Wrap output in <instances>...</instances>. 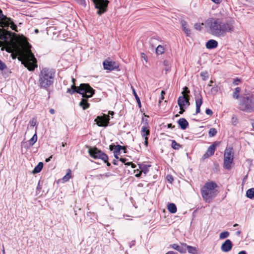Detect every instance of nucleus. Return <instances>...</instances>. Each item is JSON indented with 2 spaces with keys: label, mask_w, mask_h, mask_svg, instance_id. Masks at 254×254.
I'll use <instances>...</instances> for the list:
<instances>
[{
  "label": "nucleus",
  "mask_w": 254,
  "mask_h": 254,
  "mask_svg": "<svg viewBox=\"0 0 254 254\" xmlns=\"http://www.w3.org/2000/svg\"><path fill=\"white\" fill-rule=\"evenodd\" d=\"M209 33L218 37H224L228 33L235 32V21L233 19H224L223 18H209L205 21Z\"/></svg>",
  "instance_id": "obj_1"
},
{
  "label": "nucleus",
  "mask_w": 254,
  "mask_h": 254,
  "mask_svg": "<svg viewBox=\"0 0 254 254\" xmlns=\"http://www.w3.org/2000/svg\"><path fill=\"white\" fill-rule=\"evenodd\" d=\"M74 78L72 79L73 82L70 88H68L67 93L73 94L74 93H78L82 96V99L79 103V105L82 107L83 110L89 108L90 104L87 102L88 99L91 97L94 94V90L88 84L82 83L79 86L75 85Z\"/></svg>",
  "instance_id": "obj_2"
},
{
  "label": "nucleus",
  "mask_w": 254,
  "mask_h": 254,
  "mask_svg": "<svg viewBox=\"0 0 254 254\" xmlns=\"http://www.w3.org/2000/svg\"><path fill=\"white\" fill-rule=\"evenodd\" d=\"M31 46L28 43L27 47L23 48L19 53L18 60L29 71H33L37 67V60L32 53Z\"/></svg>",
  "instance_id": "obj_3"
},
{
  "label": "nucleus",
  "mask_w": 254,
  "mask_h": 254,
  "mask_svg": "<svg viewBox=\"0 0 254 254\" xmlns=\"http://www.w3.org/2000/svg\"><path fill=\"white\" fill-rule=\"evenodd\" d=\"M55 76V70L49 68H43L39 73L38 83L41 88L46 90L50 98V87L53 85Z\"/></svg>",
  "instance_id": "obj_4"
},
{
  "label": "nucleus",
  "mask_w": 254,
  "mask_h": 254,
  "mask_svg": "<svg viewBox=\"0 0 254 254\" xmlns=\"http://www.w3.org/2000/svg\"><path fill=\"white\" fill-rule=\"evenodd\" d=\"M217 184L213 182H207L201 189L202 198L206 202H210L217 195V190L215 189Z\"/></svg>",
  "instance_id": "obj_5"
},
{
  "label": "nucleus",
  "mask_w": 254,
  "mask_h": 254,
  "mask_svg": "<svg viewBox=\"0 0 254 254\" xmlns=\"http://www.w3.org/2000/svg\"><path fill=\"white\" fill-rule=\"evenodd\" d=\"M239 108L240 110L251 112L254 110V98L253 95L244 96L240 100Z\"/></svg>",
  "instance_id": "obj_6"
},
{
  "label": "nucleus",
  "mask_w": 254,
  "mask_h": 254,
  "mask_svg": "<svg viewBox=\"0 0 254 254\" xmlns=\"http://www.w3.org/2000/svg\"><path fill=\"white\" fill-rule=\"evenodd\" d=\"M234 152L232 147H227L224 151L223 167L227 170L231 169L233 162Z\"/></svg>",
  "instance_id": "obj_7"
},
{
  "label": "nucleus",
  "mask_w": 254,
  "mask_h": 254,
  "mask_svg": "<svg viewBox=\"0 0 254 254\" xmlns=\"http://www.w3.org/2000/svg\"><path fill=\"white\" fill-rule=\"evenodd\" d=\"M90 155L94 159H100L104 162H107L108 156L96 147L90 148L88 150Z\"/></svg>",
  "instance_id": "obj_8"
},
{
  "label": "nucleus",
  "mask_w": 254,
  "mask_h": 254,
  "mask_svg": "<svg viewBox=\"0 0 254 254\" xmlns=\"http://www.w3.org/2000/svg\"><path fill=\"white\" fill-rule=\"evenodd\" d=\"M96 8L98 9L97 13L101 15L105 13L107 9L109 1L108 0H92Z\"/></svg>",
  "instance_id": "obj_9"
},
{
  "label": "nucleus",
  "mask_w": 254,
  "mask_h": 254,
  "mask_svg": "<svg viewBox=\"0 0 254 254\" xmlns=\"http://www.w3.org/2000/svg\"><path fill=\"white\" fill-rule=\"evenodd\" d=\"M182 96H180L178 99V104L180 109L182 108H187L190 105V97L188 95L187 96L184 95V92H182Z\"/></svg>",
  "instance_id": "obj_10"
},
{
  "label": "nucleus",
  "mask_w": 254,
  "mask_h": 254,
  "mask_svg": "<svg viewBox=\"0 0 254 254\" xmlns=\"http://www.w3.org/2000/svg\"><path fill=\"white\" fill-rule=\"evenodd\" d=\"M109 115L104 114L102 116H98L95 120L97 125L99 127H107L109 123Z\"/></svg>",
  "instance_id": "obj_11"
},
{
  "label": "nucleus",
  "mask_w": 254,
  "mask_h": 254,
  "mask_svg": "<svg viewBox=\"0 0 254 254\" xmlns=\"http://www.w3.org/2000/svg\"><path fill=\"white\" fill-rule=\"evenodd\" d=\"M103 66L105 69L110 71L118 69L119 67L118 64L116 62L108 60H105L103 62Z\"/></svg>",
  "instance_id": "obj_12"
},
{
  "label": "nucleus",
  "mask_w": 254,
  "mask_h": 254,
  "mask_svg": "<svg viewBox=\"0 0 254 254\" xmlns=\"http://www.w3.org/2000/svg\"><path fill=\"white\" fill-rule=\"evenodd\" d=\"M195 101L196 105V113L195 114H197L200 112V107L202 104V97L200 93L195 96Z\"/></svg>",
  "instance_id": "obj_13"
},
{
  "label": "nucleus",
  "mask_w": 254,
  "mask_h": 254,
  "mask_svg": "<svg viewBox=\"0 0 254 254\" xmlns=\"http://www.w3.org/2000/svg\"><path fill=\"white\" fill-rule=\"evenodd\" d=\"M185 243H181L180 245L177 244H173L170 245V247L178 251L181 254H185L187 252V250L184 245Z\"/></svg>",
  "instance_id": "obj_14"
},
{
  "label": "nucleus",
  "mask_w": 254,
  "mask_h": 254,
  "mask_svg": "<svg viewBox=\"0 0 254 254\" xmlns=\"http://www.w3.org/2000/svg\"><path fill=\"white\" fill-rule=\"evenodd\" d=\"M233 244L232 242L228 239L222 244L221 249L224 252H228L231 250Z\"/></svg>",
  "instance_id": "obj_15"
},
{
  "label": "nucleus",
  "mask_w": 254,
  "mask_h": 254,
  "mask_svg": "<svg viewBox=\"0 0 254 254\" xmlns=\"http://www.w3.org/2000/svg\"><path fill=\"white\" fill-rule=\"evenodd\" d=\"M9 25L10 26V28L13 30L17 31L16 30L17 26L14 24V23L12 21H11L10 18V20L9 19H6V20L3 22L2 24L1 25V26L3 27H8Z\"/></svg>",
  "instance_id": "obj_16"
},
{
  "label": "nucleus",
  "mask_w": 254,
  "mask_h": 254,
  "mask_svg": "<svg viewBox=\"0 0 254 254\" xmlns=\"http://www.w3.org/2000/svg\"><path fill=\"white\" fill-rule=\"evenodd\" d=\"M220 144V142L219 141H215L214 142L212 145L209 146L207 149L206 152L209 154V155H213L215 152L216 147L219 145Z\"/></svg>",
  "instance_id": "obj_17"
},
{
  "label": "nucleus",
  "mask_w": 254,
  "mask_h": 254,
  "mask_svg": "<svg viewBox=\"0 0 254 254\" xmlns=\"http://www.w3.org/2000/svg\"><path fill=\"white\" fill-rule=\"evenodd\" d=\"M218 43L216 40L211 39L206 42L205 46L208 49H212L216 48L218 46Z\"/></svg>",
  "instance_id": "obj_18"
},
{
  "label": "nucleus",
  "mask_w": 254,
  "mask_h": 254,
  "mask_svg": "<svg viewBox=\"0 0 254 254\" xmlns=\"http://www.w3.org/2000/svg\"><path fill=\"white\" fill-rule=\"evenodd\" d=\"M141 134L142 137L144 138L148 137V136L149 135L150 130L148 128L147 125L143 126L141 127Z\"/></svg>",
  "instance_id": "obj_19"
},
{
  "label": "nucleus",
  "mask_w": 254,
  "mask_h": 254,
  "mask_svg": "<svg viewBox=\"0 0 254 254\" xmlns=\"http://www.w3.org/2000/svg\"><path fill=\"white\" fill-rule=\"evenodd\" d=\"M178 123L182 129H185L187 128L189 123L185 118H181L178 121Z\"/></svg>",
  "instance_id": "obj_20"
},
{
  "label": "nucleus",
  "mask_w": 254,
  "mask_h": 254,
  "mask_svg": "<svg viewBox=\"0 0 254 254\" xmlns=\"http://www.w3.org/2000/svg\"><path fill=\"white\" fill-rule=\"evenodd\" d=\"M181 25H182L183 30L186 33L187 36H190L191 34V31H190V29L188 27L187 22L184 20H182L181 21Z\"/></svg>",
  "instance_id": "obj_21"
},
{
  "label": "nucleus",
  "mask_w": 254,
  "mask_h": 254,
  "mask_svg": "<svg viewBox=\"0 0 254 254\" xmlns=\"http://www.w3.org/2000/svg\"><path fill=\"white\" fill-rule=\"evenodd\" d=\"M186 249L188 250L189 253L191 254H197V249L196 247L188 245L187 244L184 245Z\"/></svg>",
  "instance_id": "obj_22"
},
{
  "label": "nucleus",
  "mask_w": 254,
  "mask_h": 254,
  "mask_svg": "<svg viewBox=\"0 0 254 254\" xmlns=\"http://www.w3.org/2000/svg\"><path fill=\"white\" fill-rule=\"evenodd\" d=\"M7 40V34L1 33V29L0 31V47H2L4 45V42Z\"/></svg>",
  "instance_id": "obj_23"
},
{
  "label": "nucleus",
  "mask_w": 254,
  "mask_h": 254,
  "mask_svg": "<svg viewBox=\"0 0 254 254\" xmlns=\"http://www.w3.org/2000/svg\"><path fill=\"white\" fill-rule=\"evenodd\" d=\"M150 165L141 164L139 165V168L142 173H143L145 175L149 171V167Z\"/></svg>",
  "instance_id": "obj_24"
},
{
  "label": "nucleus",
  "mask_w": 254,
  "mask_h": 254,
  "mask_svg": "<svg viewBox=\"0 0 254 254\" xmlns=\"http://www.w3.org/2000/svg\"><path fill=\"white\" fill-rule=\"evenodd\" d=\"M43 167V163L42 162H39L38 165L35 167L32 173L33 174H36L39 173Z\"/></svg>",
  "instance_id": "obj_25"
},
{
  "label": "nucleus",
  "mask_w": 254,
  "mask_h": 254,
  "mask_svg": "<svg viewBox=\"0 0 254 254\" xmlns=\"http://www.w3.org/2000/svg\"><path fill=\"white\" fill-rule=\"evenodd\" d=\"M116 147V145L112 144L110 145V149L111 150H113V153H114L115 157L116 158V159H119L118 155L120 154V151H117L116 150V147Z\"/></svg>",
  "instance_id": "obj_26"
},
{
  "label": "nucleus",
  "mask_w": 254,
  "mask_h": 254,
  "mask_svg": "<svg viewBox=\"0 0 254 254\" xmlns=\"http://www.w3.org/2000/svg\"><path fill=\"white\" fill-rule=\"evenodd\" d=\"M168 209L170 213H175L177 211V207L174 203H171L168 205Z\"/></svg>",
  "instance_id": "obj_27"
},
{
  "label": "nucleus",
  "mask_w": 254,
  "mask_h": 254,
  "mask_svg": "<svg viewBox=\"0 0 254 254\" xmlns=\"http://www.w3.org/2000/svg\"><path fill=\"white\" fill-rule=\"evenodd\" d=\"M246 196L250 199H254V188L249 189L246 192Z\"/></svg>",
  "instance_id": "obj_28"
},
{
  "label": "nucleus",
  "mask_w": 254,
  "mask_h": 254,
  "mask_svg": "<svg viewBox=\"0 0 254 254\" xmlns=\"http://www.w3.org/2000/svg\"><path fill=\"white\" fill-rule=\"evenodd\" d=\"M241 90V88L237 87L235 89L234 92L233 94V98L236 99H238L239 98V94Z\"/></svg>",
  "instance_id": "obj_29"
},
{
  "label": "nucleus",
  "mask_w": 254,
  "mask_h": 254,
  "mask_svg": "<svg viewBox=\"0 0 254 254\" xmlns=\"http://www.w3.org/2000/svg\"><path fill=\"white\" fill-rule=\"evenodd\" d=\"M6 19L10 20V18L7 17L5 15H3L2 10L0 9V25H1L2 22L6 20Z\"/></svg>",
  "instance_id": "obj_30"
},
{
  "label": "nucleus",
  "mask_w": 254,
  "mask_h": 254,
  "mask_svg": "<svg viewBox=\"0 0 254 254\" xmlns=\"http://www.w3.org/2000/svg\"><path fill=\"white\" fill-rule=\"evenodd\" d=\"M164 52V48L161 45H158L156 48V53L157 55H161Z\"/></svg>",
  "instance_id": "obj_31"
},
{
  "label": "nucleus",
  "mask_w": 254,
  "mask_h": 254,
  "mask_svg": "<svg viewBox=\"0 0 254 254\" xmlns=\"http://www.w3.org/2000/svg\"><path fill=\"white\" fill-rule=\"evenodd\" d=\"M171 146L175 150H178L181 147V145L179 143H178L174 140H172Z\"/></svg>",
  "instance_id": "obj_32"
},
{
  "label": "nucleus",
  "mask_w": 254,
  "mask_h": 254,
  "mask_svg": "<svg viewBox=\"0 0 254 254\" xmlns=\"http://www.w3.org/2000/svg\"><path fill=\"white\" fill-rule=\"evenodd\" d=\"M163 65L165 67L164 69L166 72L169 71L171 69L169 62L167 60H164L163 62Z\"/></svg>",
  "instance_id": "obj_33"
},
{
  "label": "nucleus",
  "mask_w": 254,
  "mask_h": 254,
  "mask_svg": "<svg viewBox=\"0 0 254 254\" xmlns=\"http://www.w3.org/2000/svg\"><path fill=\"white\" fill-rule=\"evenodd\" d=\"M37 135L36 133H35L32 137L29 140V143L31 146H32L37 141Z\"/></svg>",
  "instance_id": "obj_34"
},
{
  "label": "nucleus",
  "mask_w": 254,
  "mask_h": 254,
  "mask_svg": "<svg viewBox=\"0 0 254 254\" xmlns=\"http://www.w3.org/2000/svg\"><path fill=\"white\" fill-rule=\"evenodd\" d=\"M132 92H133V94L134 96V97H135V99H136V102H137V104H138V107H139V108H140V107H141V105L140 100V99H139V97L138 96V95H137V93H136V92H135V91L134 89H132Z\"/></svg>",
  "instance_id": "obj_35"
},
{
  "label": "nucleus",
  "mask_w": 254,
  "mask_h": 254,
  "mask_svg": "<svg viewBox=\"0 0 254 254\" xmlns=\"http://www.w3.org/2000/svg\"><path fill=\"white\" fill-rule=\"evenodd\" d=\"M229 236V233L227 231H224L220 233L219 238L220 239H224L228 237Z\"/></svg>",
  "instance_id": "obj_36"
},
{
  "label": "nucleus",
  "mask_w": 254,
  "mask_h": 254,
  "mask_svg": "<svg viewBox=\"0 0 254 254\" xmlns=\"http://www.w3.org/2000/svg\"><path fill=\"white\" fill-rule=\"evenodd\" d=\"M71 177V171L70 169L67 170V173L66 175L63 177V180L64 181H67Z\"/></svg>",
  "instance_id": "obj_37"
},
{
  "label": "nucleus",
  "mask_w": 254,
  "mask_h": 254,
  "mask_svg": "<svg viewBox=\"0 0 254 254\" xmlns=\"http://www.w3.org/2000/svg\"><path fill=\"white\" fill-rule=\"evenodd\" d=\"M209 136L212 137L215 136L217 133V130L215 128H211L209 130Z\"/></svg>",
  "instance_id": "obj_38"
},
{
  "label": "nucleus",
  "mask_w": 254,
  "mask_h": 254,
  "mask_svg": "<svg viewBox=\"0 0 254 254\" xmlns=\"http://www.w3.org/2000/svg\"><path fill=\"white\" fill-rule=\"evenodd\" d=\"M231 123L234 126H236V125L238 123V118L236 116L234 115L232 117L231 119Z\"/></svg>",
  "instance_id": "obj_39"
},
{
  "label": "nucleus",
  "mask_w": 254,
  "mask_h": 254,
  "mask_svg": "<svg viewBox=\"0 0 254 254\" xmlns=\"http://www.w3.org/2000/svg\"><path fill=\"white\" fill-rule=\"evenodd\" d=\"M7 69L6 65L0 60V70L3 71Z\"/></svg>",
  "instance_id": "obj_40"
},
{
  "label": "nucleus",
  "mask_w": 254,
  "mask_h": 254,
  "mask_svg": "<svg viewBox=\"0 0 254 254\" xmlns=\"http://www.w3.org/2000/svg\"><path fill=\"white\" fill-rule=\"evenodd\" d=\"M202 25H203V23H195L194 25V28L196 30L200 31L202 29Z\"/></svg>",
  "instance_id": "obj_41"
},
{
  "label": "nucleus",
  "mask_w": 254,
  "mask_h": 254,
  "mask_svg": "<svg viewBox=\"0 0 254 254\" xmlns=\"http://www.w3.org/2000/svg\"><path fill=\"white\" fill-rule=\"evenodd\" d=\"M115 147H116V150L117 151H120V150H124V152L125 153L126 152V147L125 146H121L120 145H116Z\"/></svg>",
  "instance_id": "obj_42"
},
{
  "label": "nucleus",
  "mask_w": 254,
  "mask_h": 254,
  "mask_svg": "<svg viewBox=\"0 0 254 254\" xmlns=\"http://www.w3.org/2000/svg\"><path fill=\"white\" fill-rule=\"evenodd\" d=\"M166 179L170 183H172L174 181V178L171 175H167L166 176Z\"/></svg>",
  "instance_id": "obj_43"
},
{
  "label": "nucleus",
  "mask_w": 254,
  "mask_h": 254,
  "mask_svg": "<svg viewBox=\"0 0 254 254\" xmlns=\"http://www.w3.org/2000/svg\"><path fill=\"white\" fill-rule=\"evenodd\" d=\"M77 2L82 5L84 7H85L86 5L85 0H77Z\"/></svg>",
  "instance_id": "obj_44"
},
{
  "label": "nucleus",
  "mask_w": 254,
  "mask_h": 254,
  "mask_svg": "<svg viewBox=\"0 0 254 254\" xmlns=\"http://www.w3.org/2000/svg\"><path fill=\"white\" fill-rule=\"evenodd\" d=\"M241 82V80L240 79L238 78H236L235 79H234V81L233 82V83L234 84V85H238L239 83Z\"/></svg>",
  "instance_id": "obj_45"
},
{
  "label": "nucleus",
  "mask_w": 254,
  "mask_h": 254,
  "mask_svg": "<svg viewBox=\"0 0 254 254\" xmlns=\"http://www.w3.org/2000/svg\"><path fill=\"white\" fill-rule=\"evenodd\" d=\"M134 172H136V174H135V177H140L141 174H142V172L140 170H138V169H137L136 170L134 171Z\"/></svg>",
  "instance_id": "obj_46"
},
{
  "label": "nucleus",
  "mask_w": 254,
  "mask_h": 254,
  "mask_svg": "<svg viewBox=\"0 0 254 254\" xmlns=\"http://www.w3.org/2000/svg\"><path fill=\"white\" fill-rule=\"evenodd\" d=\"M205 113L207 115L211 116L213 114L212 111L210 109H206L205 110Z\"/></svg>",
  "instance_id": "obj_47"
},
{
  "label": "nucleus",
  "mask_w": 254,
  "mask_h": 254,
  "mask_svg": "<svg viewBox=\"0 0 254 254\" xmlns=\"http://www.w3.org/2000/svg\"><path fill=\"white\" fill-rule=\"evenodd\" d=\"M141 57L146 62H147V57L144 53H141Z\"/></svg>",
  "instance_id": "obj_48"
},
{
  "label": "nucleus",
  "mask_w": 254,
  "mask_h": 254,
  "mask_svg": "<svg viewBox=\"0 0 254 254\" xmlns=\"http://www.w3.org/2000/svg\"><path fill=\"white\" fill-rule=\"evenodd\" d=\"M182 92H184V95H185V94H188L190 93V90L187 87L185 86L184 88V91Z\"/></svg>",
  "instance_id": "obj_49"
},
{
  "label": "nucleus",
  "mask_w": 254,
  "mask_h": 254,
  "mask_svg": "<svg viewBox=\"0 0 254 254\" xmlns=\"http://www.w3.org/2000/svg\"><path fill=\"white\" fill-rule=\"evenodd\" d=\"M200 76L203 77V79L204 80L206 77H207V72H201L200 73Z\"/></svg>",
  "instance_id": "obj_50"
},
{
  "label": "nucleus",
  "mask_w": 254,
  "mask_h": 254,
  "mask_svg": "<svg viewBox=\"0 0 254 254\" xmlns=\"http://www.w3.org/2000/svg\"><path fill=\"white\" fill-rule=\"evenodd\" d=\"M209 154H208V153H207L206 152L204 154H203V155L202 156V159L204 160L207 158H208L209 157L211 156V155H209Z\"/></svg>",
  "instance_id": "obj_51"
},
{
  "label": "nucleus",
  "mask_w": 254,
  "mask_h": 254,
  "mask_svg": "<svg viewBox=\"0 0 254 254\" xmlns=\"http://www.w3.org/2000/svg\"><path fill=\"white\" fill-rule=\"evenodd\" d=\"M97 180H101L104 179L102 174H99L95 176L94 177Z\"/></svg>",
  "instance_id": "obj_52"
},
{
  "label": "nucleus",
  "mask_w": 254,
  "mask_h": 254,
  "mask_svg": "<svg viewBox=\"0 0 254 254\" xmlns=\"http://www.w3.org/2000/svg\"><path fill=\"white\" fill-rule=\"evenodd\" d=\"M165 94V92L164 91L162 90L161 91V100H159V103H160L161 102V100H163L164 99V95Z\"/></svg>",
  "instance_id": "obj_53"
},
{
  "label": "nucleus",
  "mask_w": 254,
  "mask_h": 254,
  "mask_svg": "<svg viewBox=\"0 0 254 254\" xmlns=\"http://www.w3.org/2000/svg\"><path fill=\"white\" fill-rule=\"evenodd\" d=\"M217 91H218L217 87H213L211 89V92L212 93H213V92L216 93L217 92Z\"/></svg>",
  "instance_id": "obj_54"
},
{
  "label": "nucleus",
  "mask_w": 254,
  "mask_h": 254,
  "mask_svg": "<svg viewBox=\"0 0 254 254\" xmlns=\"http://www.w3.org/2000/svg\"><path fill=\"white\" fill-rule=\"evenodd\" d=\"M102 175H103V178H108V177L111 176L112 175V174L109 173H105V174H102Z\"/></svg>",
  "instance_id": "obj_55"
},
{
  "label": "nucleus",
  "mask_w": 254,
  "mask_h": 254,
  "mask_svg": "<svg viewBox=\"0 0 254 254\" xmlns=\"http://www.w3.org/2000/svg\"><path fill=\"white\" fill-rule=\"evenodd\" d=\"M120 161H121L122 163L125 164L126 163V161H127V159L125 158H120Z\"/></svg>",
  "instance_id": "obj_56"
},
{
  "label": "nucleus",
  "mask_w": 254,
  "mask_h": 254,
  "mask_svg": "<svg viewBox=\"0 0 254 254\" xmlns=\"http://www.w3.org/2000/svg\"><path fill=\"white\" fill-rule=\"evenodd\" d=\"M148 137H146L144 138V145L146 146V147L148 146Z\"/></svg>",
  "instance_id": "obj_57"
},
{
  "label": "nucleus",
  "mask_w": 254,
  "mask_h": 254,
  "mask_svg": "<svg viewBox=\"0 0 254 254\" xmlns=\"http://www.w3.org/2000/svg\"><path fill=\"white\" fill-rule=\"evenodd\" d=\"M165 254H178L176 252H175L174 251H169L167 253H166Z\"/></svg>",
  "instance_id": "obj_58"
},
{
  "label": "nucleus",
  "mask_w": 254,
  "mask_h": 254,
  "mask_svg": "<svg viewBox=\"0 0 254 254\" xmlns=\"http://www.w3.org/2000/svg\"><path fill=\"white\" fill-rule=\"evenodd\" d=\"M186 109V108H182V109H180V111L179 112V113L180 114H182L185 111Z\"/></svg>",
  "instance_id": "obj_59"
},
{
  "label": "nucleus",
  "mask_w": 254,
  "mask_h": 254,
  "mask_svg": "<svg viewBox=\"0 0 254 254\" xmlns=\"http://www.w3.org/2000/svg\"><path fill=\"white\" fill-rule=\"evenodd\" d=\"M118 160L116 159H114L113 161V163L115 165H118Z\"/></svg>",
  "instance_id": "obj_60"
},
{
  "label": "nucleus",
  "mask_w": 254,
  "mask_h": 254,
  "mask_svg": "<svg viewBox=\"0 0 254 254\" xmlns=\"http://www.w3.org/2000/svg\"><path fill=\"white\" fill-rule=\"evenodd\" d=\"M167 127L168 128H174L175 127L172 124H168Z\"/></svg>",
  "instance_id": "obj_61"
},
{
  "label": "nucleus",
  "mask_w": 254,
  "mask_h": 254,
  "mask_svg": "<svg viewBox=\"0 0 254 254\" xmlns=\"http://www.w3.org/2000/svg\"><path fill=\"white\" fill-rule=\"evenodd\" d=\"M52 157H53V155L50 156L48 158H47L46 159V162H49L51 160V159L52 158Z\"/></svg>",
  "instance_id": "obj_62"
},
{
  "label": "nucleus",
  "mask_w": 254,
  "mask_h": 254,
  "mask_svg": "<svg viewBox=\"0 0 254 254\" xmlns=\"http://www.w3.org/2000/svg\"><path fill=\"white\" fill-rule=\"evenodd\" d=\"M49 112L51 114H54L55 112V110L53 109H50Z\"/></svg>",
  "instance_id": "obj_63"
},
{
  "label": "nucleus",
  "mask_w": 254,
  "mask_h": 254,
  "mask_svg": "<svg viewBox=\"0 0 254 254\" xmlns=\"http://www.w3.org/2000/svg\"><path fill=\"white\" fill-rule=\"evenodd\" d=\"M36 121H34V120H32V121L31 123V126H34L36 125Z\"/></svg>",
  "instance_id": "obj_64"
}]
</instances>
